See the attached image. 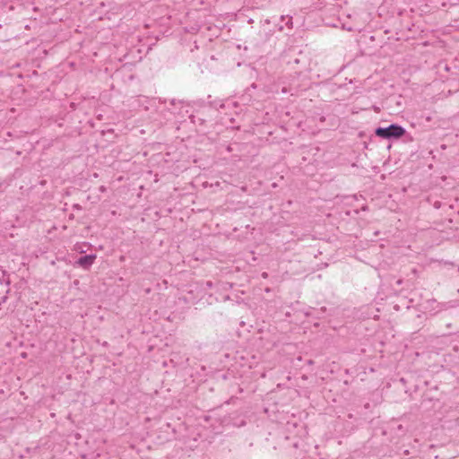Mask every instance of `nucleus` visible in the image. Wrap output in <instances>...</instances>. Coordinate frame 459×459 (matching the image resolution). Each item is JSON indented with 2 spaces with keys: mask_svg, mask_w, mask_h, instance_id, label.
Listing matches in <instances>:
<instances>
[{
  "mask_svg": "<svg viewBox=\"0 0 459 459\" xmlns=\"http://www.w3.org/2000/svg\"><path fill=\"white\" fill-rule=\"evenodd\" d=\"M78 263H79L80 264H83L84 263H86V255H82V256H81V257L79 258V260H78Z\"/></svg>",
  "mask_w": 459,
  "mask_h": 459,
  "instance_id": "2",
  "label": "nucleus"
},
{
  "mask_svg": "<svg viewBox=\"0 0 459 459\" xmlns=\"http://www.w3.org/2000/svg\"><path fill=\"white\" fill-rule=\"evenodd\" d=\"M263 277H264V278H266V277H267V273H263Z\"/></svg>",
  "mask_w": 459,
  "mask_h": 459,
  "instance_id": "4",
  "label": "nucleus"
},
{
  "mask_svg": "<svg viewBox=\"0 0 459 459\" xmlns=\"http://www.w3.org/2000/svg\"><path fill=\"white\" fill-rule=\"evenodd\" d=\"M87 259H88V265H89L90 264H91L93 257H91V255H88Z\"/></svg>",
  "mask_w": 459,
  "mask_h": 459,
  "instance_id": "3",
  "label": "nucleus"
},
{
  "mask_svg": "<svg viewBox=\"0 0 459 459\" xmlns=\"http://www.w3.org/2000/svg\"><path fill=\"white\" fill-rule=\"evenodd\" d=\"M405 130L397 125H391L388 127H378L376 130V134L379 137L389 139V138H399L403 136Z\"/></svg>",
  "mask_w": 459,
  "mask_h": 459,
  "instance_id": "1",
  "label": "nucleus"
}]
</instances>
